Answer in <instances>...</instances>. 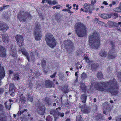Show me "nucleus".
<instances>
[{"label":"nucleus","instance_id":"nucleus-55","mask_svg":"<svg viewBox=\"0 0 121 121\" xmlns=\"http://www.w3.org/2000/svg\"><path fill=\"white\" fill-rule=\"evenodd\" d=\"M48 3L50 5L53 4V1L51 0H48Z\"/></svg>","mask_w":121,"mask_h":121},{"label":"nucleus","instance_id":"nucleus-62","mask_svg":"<svg viewBox=\"0 0 121 121\" xmlns=\"http://www.w3.org/2000/svg\"><path fill=\"white\" fill-rule=\"evenodd\" d=\"M58 2L56 0H53V5L58 4Z\"/></svg>","mask_w":121,"mask_h":121},{"label":"nucleus","instance_id":"nucleus-21","mask_svg":"<svg viewBox=\"0 0 121 121\" xmlns=\"http://www.w3.org/2000/svg\"><path fill=\"white\" fill-rule=\"evenodd\" d=\"M2 36L3 41L5 43H8L9 40L8 35L3 34H2Z\"/></svg>","mask_w":121,"mask_h":121},{"label":"nucleus","instance_id":"nucleus-61","mask_svg":"<svg viewBox=\"0 0 121 121\" xmlns=\"http://www.w3.org/2000/svg\"><path fill=\"white\" fill-rule=\"evenodd\" d=\"M16 92V91H13V92H11V94H10V95H11V96H14V92Z\"/></svg>","mask_w":121,"mask_h":121},{"label":"nucleus","instance_id":"nucleus-53","mask_svg":"<svg viewBox=\"0 0 121 121\" xmlns=\"http://www.w3.org/2000/svg\"><path fill=\"white\" fill-rule=\"evenodd\" d=\"M95 22H96L97 23H98L99 24H100L103 25V24H104V23L103 22H101V21H97L96 20H95Z\"/></svg>","mask_w":121,"mask_h":121},{"label":"nucleus","instance_id":"nucleus-44","mask_svg":"<svg viewBox=\"0 0 121 121\" xmlns=\"http://www.w3.org/2000/svg\"><path fill=\"white\" fill-rule=\"evenodd\" d=\"M62 7V6H61L59 5H57L56 6H53V9H55L56 8V9H58Z\"/></svg>","mask_w":121,"mask_h":121},{"label":"nucleus","instance_id":"nucleus-60","mask_svg":"<svg viewBox=\"0 0 121 121\" xmlns=\"http://www.w3.org/2000/svg\"><path fill=\"white\" fill-rule=\"evenodd\" d=\"M4 108L3 106L2 105L0 104V111L3 110Z\"/></svg>","mask_w":121,"mask_h":121},{"label":"nucleus","instance_id":"nucleus-56","mask_svg":"<svg viewBox=\"0 0 121 121\" xmlns=\"http://www.w3.org/2000/svg\"><path fill=\"white\" fill-rule=\"evenodd\" d=\"M29 83L28 87L29 88H31L32 87V83L31 82H29Z\"/></svg>","mask_w":121,"mask_h":121},{"label":"nucleus","instance_id":"nucleus-59","mask_svg":"<svg viewBox=\"0 0 121 121\" xmlns=\"http://www.w3.org/2000/svg\"><path fill=\"white\" fill-rule=\"evenodd\" d=\"M48 0H42V4H43L45 3H48Z\"/></svg>","mask_w":121,"mask_h":121},{"label":"nucleus","instance_id":"nucleus-8","mask_svg":"<svg viewBox=\"0 0 121 121\" xmlns=\"http://www.w3.org/2000/svg\"><path fill=\"white\" fill-rule=\"evenodd\" d=\"M35 104L37 107H38L37 111L38 113L40 115H43L45 113V110L44 107L41 105L40 101L36 102Z\"/></svg>","mask_w":121,"mask_h":121},{"label":"nucleus","instance_id":"nucleus-50","mask_svg":"<svg viewBox=\"0 0 121 121\" xmlns=\"http://www.w3.org/2000/svg\"><path fill=\"white\" fill-rule=\"evenodd\" d=\"M81 88L83 90H84L85 89L86 87L85 84L84 83H82L81 84Z\"/></svg>","mask_w":121,"mask_h":121},{"label":"nucleus","instance_id":"nucleus-32","mask_svg":"<svg viewBox=\"0 0 121 121\" xmlns=\"http://www.w3.org/2000/svg\"><path fill=\"white\" fill-rule=\"evenodd\" d=\"M8 102H9L8 101L5 102L4 103V104L5 105L6 108L7 109H10L11 104V103H9L7 104Z\"/></svg>","mask_w":121,"mask_h":121},{"label":"nucleus","instance_id":"nucleus-13","mask_svg":"<svg viewBox=\"0 0 121 121\" xmlns=\"http://www.w3.org/2000/svg\"><path fill=\"white\" fill-rule=\"evenodd\" d=\"M61 109L60 107H58V108H56L55 110H53V112L54 114H53V116H55V117L56 116L57 117L58 116H60L62 117H63L64 116V114L63 112L61 113L59 112V111Z\"/></svg>","mask_w":121,"mask_h":121},{"label":"nucleus","instance_id":"nucleus-24","mask_svg":"<svg viewBox=\"0 0 121 121\" xmlns=\"http://www.w3.org/2000/svg\"><path fill=\"white\" fill-rule=\"evenodd\" d=\"M52 81L48 80L45 81V86L46 87H52Z\"/></svg>","mask_w":121,"mask_h":121},{"label":"nucleus","instance_id":"nucleus-58","mask_svg":"<svg viewBox=\"0 0 121 121\" xmlns=\"http://www.w3.org/2000/svg\"><path fill=\"white\" fill-rule=\"evenodd\" d=\"M78 81V79L77 78H77L75 80L74 82L73 83V84L74 85H75L77 83V82Z\"/></svg>","mask_w":121,"mask_h":121},{"label":"nucleus","instance_id":"nucleus-9","mask_svg":"<svg viewBox=\"0 0 121 121\" xmlns=\"http://www.w3.org/2000/svg\"><path fill=\"white\" fill-rule=\"evenodd\" d=\"M111 44L112 47V48L108 52V58L109 59H113L115 58L117 56V55L114 52V45L112 43H111Z\"/></svg>","mask_w":121,"mask_h":121},{"label":"nucleus","instance_id":"nucleus-30","mask_svg":"<svg viewBox=\"0 0 121 121\" xmlns=\"http://www.w3.org/2000/svg\"><path fill=\"white\" fill-rule=\"evenodd\" d=\"M99 55L102 57H105L107 55V52L104 51H102L100 52Z\"/></svg>","mask_w":121,"mask_h":121},{"label":"nucleus","instance_id":"nucleus-43","mask_svg":"<svg viewBox=\"0 0 121 121\" xmlns=\"http://www.w3.org/2000/svg\"><path fill=\"white\" fill-rule=\"evenodd\" d=\"M82 117L80 115H78L76 116V119L77 121H81Z\"/></svg>","mask_w":121,"mask_h":121},{"label":"nucleus","instance_id":"nucleus-31","mask_svg":"<svg viewBox=\"0 0 121 121\" xmlns=\"http://www.w3.org/2000/svg\"><path fill=\"white\" fill-rule=\"evenodd\" d=\"M62 90L64 93H66L68 92V88L67 85L63 86L61 89Z\"/></svg>","mask_w":121,"mask_h":121},{"label":"nucleus","instance_id":"nucleus-33","mask_svg":"<svg viewBox=\"0 0 121 121\" xmlns=\"http://www.w3.org/2000/svg\"><path fill=\"white\" fill-rule=\"evenodd\" d=\"M113 10L117 12H121V7H117L114 8Z\"/></svg>","mask_w":121,"mask_h":121},{"label":"nucleus","instance_id":"nucleus-39","mask_svg":"<svg viewBox=\"0 0 121 121\" xmlns=\"http://www.w3.org/2000/svg\"><path fill=\"white\" fill-rule=\"evenodd\" d=\"M52 117L50 116H48L46 118V121H52Z\"/></svg>","mask_w":121,"mask_h":121},{"label":"nucleus","instance_id":"nucleus-23","mask_svg":"<svg viewBox=\"0 0 121 121\" xmlns=\"http://www.w3.org/2000/svg\"><path fill=\"white\" fill-rule=\"evenodd\" d=\"M9 86V91L10 93L11 92L13 91H16L17 90V89L15 87V86L12 83H10V84Z\"/></svg>","mask_w":121,"mask_h":121},{"label":"nucleus","instance_id":"nucleus-37","mask_svg":"<svg viewBox=\"0 0 121 121\" xmlns=\"http://www.w3.org/2000/svg\"><path fill=\"white\" fill-rule=\"evenodd\" d=\"M84 58L86 62L87 63H88L90 65L91 63L93 62V61L90 60L89 59L88 57L85 56L84 57Z\"/></svg>","mask_w":121,"mask_h":121},{"label":"nucleus","instance_id":"nucleus-41","mask_svg":"<svg viewBox=\"0 0 121 121\" xmlns=\"http://www.w3.org/2000/svg\"><path fill=\"white\" fill-rule=\"evenodd\" d=\"M34 53L33 52H31L30 53L31 56V58L32 60V61L33 62H34L35 61V58L34 56Z\"/></svg>","mask_w":121,"mask_h":121},{"label":"nucleus","instance_id":"nucleus-38","mask_svg":"<svg viewBox=\"0 0 121 121\" xmlns=\"http://www.w3.org/2000/svg\"><path fill=\"white\" fill-rule=\"evenodd\" d=\"M97 76L98 78H102L103 75L101 72H99L97 74Z\"/></svg>","mask_w":121,"mask_h":121},{"label":"nucleus","instance_id":"nucleus-35","mask_svg":"<svg viewBox=\"0 0 121 121\" xmlns=\"http://www.w3.org/2000/svg\"><path fill=\"white\" fill-rule=\"evenodd\" d=\"M14 80H18L20 79L19 75L18 74L16 73L14 75Z\"/></svg>","mask_w":121,"mask_h":121},{"label":"nucleus","instance_id":"nucleus-12","mask_svg":"<svg viewBox=\"0 0 121 121\" xmlns=\"http://www.w3.org/2000/svg\"><path fill=\"white\" fill-rule=\"evenodd\" d=\"M20 47V48L19 49L18 52L20 53L22 52L23 54L25 56L28 61H29L30 60V58L28 53L26 50L25 48H21V46Z\"/></svg>","mask_w":121,"mask_h":121},{"label":"nucleus","instance_id":"nucleus-1","mask_svg":"<svg viewBox=\"0 0 121 121\" xmlns=\"http://www.w3.org/2000/svg\"><path fill=\"white\" fill-rule=\"evenodd\" d=\"M96 89L102 91H107L110 92L112 95H116L118 93V85L115 79H113L104 82H99Z\"/></svg>","mask_w":121,"mask_h":121},{"label":"nucleus","instance_id":"nucleus-16","mask_svg":"<svg viewBox=\"0 0 121 121\" xmlns=\"http://www.w3.org/2000/svg\"><path fill=\"white\" fill-rule=\"evenodd\" d=\"M5 76V71L3 67L0 65V85H1V80Z\"/></svg>","mask_w":121,"mask_h":121},{"label":"nucleus","instance_id":"nucleus-54","mask_svg":"<svg viewBox=\"0 0 121 121\" xmlns=\"http://www.w3.org/2000/svg\"><path fill=\"white\" fill-rule=\"evenodd\" d=\"M4 88H0V94L3 93L4 92Z\"/></svg>","mask_w":121,"mask_h":121},{"label":"nucleus","instance_id":"nucleus-26","mask_svg":"<svg viewBox=\"0 0 121 121\" xmlns=\"http://www.w3.org/2000/svg\"><path fill=\"white\" fill-rule=\"evenodd\" d=\"M43 102L47 105H50L51 104V101L50 99L47 97L44 98L43 99Z\"/></svg>","mask_w":121,"mask_h":121},{"label":"nucleus","instance_id":"nucleus-11","mask_svg":"<svg viewBox=\"0 0 121 121\" xmlns=\"http://www.w3.org/2000/svg\"><path fill=\"white\" fill-rule=\"evenodd\" d=\"M81 112L84 113H88L91 111L90 107L86 104L83 105L81 107Z\"/></svg>","mask_w":121,"mask_h":121},{"label":"nucleus","instance_id":"nucleus-7","mask_svg":"<svg viewBox=\"0 0 121 121\" xmlns=\"http://www.w3.org/2000/svg\"><path fill=\"white\" fill-rule=\"evenodd\" d=\"M45 38L48 45L50 47H53V36L51 34H47L46 35Z\"/></svg>","mask_w":121,"mask_h":121},{"label":"nucleus","instance_id":"nucleus-6","mask_svg":"<svg viewBox=\"0 0 121 121\" xmlns=\"http://www.w3.org/2000/svg\"><path fill=\"white\" fill-rule=\"evenodd\" d=\"M63 43L65 47L67 49L69 52L72 51L73 45L72 41L69 40H65L64 41Z\"/></svg>","mask_w":121,"mask_h":121},{"label":"nucleus","instance_id":"nucleus-5","mask_svg":"<svg viewBox=\"0 0 121 121\" xmlns=\"http://www.w3.org/2000/svg\"><path fill=\"white\" fill-rule=\"evenodd\" d=\"M17 17L21 22H24L26 21L27 19L29 20L31 18V15L28 12L21 11L17 15Z\"/></svg>","mask_w":121,"mask_h":121},{"label":"nucleus","instance_id":"nucleus-28","mask_svg":"<svg viewBox=\"0 0 121 121\" xmlns=\"http://www.w3.org/2000/svg\"><path fill=\"white\" fill-rule=\"evenodd\" d=\"M20 97L19 99V103H22L23 104L26 101V99L23 95L22 94L20 95Z\"/></svg>","mask_w":121,"mask_h":121},{"label":"nucleus","instance_id":"nucleus-45","mask_svg":"<svg viewBox=\"0 0 121 121\" xmlns=\"http://www.w3.org/2000/svg\"><path fill=\"white\" fill-rule=\"evenodd\" d=\"M54 98H55V99H53V100H54V102H56L57 103H59L60 100L58 98L56 97V96H53Z\"/></svg>","mask_w":121,"mask_h":121},{"label":"nucleus","instance_id":"nucleus-15","mask_svg":"<svg viewBox=\"0 0 121 121\" xmlns=\"http://www.w3.org/2000/svg\"><path fill=\"white\" fill-rule=\"evenodd\" d=\"M9 49L10 51V54L13 56L15 57L16 55V50L15 47H13V45H12Z\"/></svg>","mask_w":121,"mask_h":121},{"label":"nucleus","instance_id":"nucleus-29","mask_svg":"<svg viewBox=\"0 0 121 121\" xmlns=\"http://www.w3.org/2000/svg\"><path fill=\"white\" fill-rule=\"evenodd\" d=\"M100 16L101 17L104 19L108 18L111 17V15L106 13L101 14Z\"/></svg>","mask_w":121,"mask_h":121},{"label":"nucleus","instance_id":"nucleus-46","mask_svg":"<svg viewBox=\"0 0 121 121\" xmlns=\"http://www.w3.org/2000/svg\"><path fill=\"white\" fill-rule=\"evenodd\" d=\"M102 116V115L101 114L98 115L97 116H96V118L97 120H100L101 119Z\"/></svg>","mask_w":121,"mask_h":121},{"label":"nucleus","instance_id":"nucleus-2","mask_svg":"<svg viewBox=\"0 0 121 121\" xmlns=\"http://www.w3.org/2000/svg\"><path fill=\"white\" fill-rule=\"evenodd\" d=\"M99 35L96 31H94L93 34L89 38V44L92 48H98L100 46Z\"/></svg>","mask_w":121,"mask_h":121},{"label":"nucleus","instance_id":"nucleus-52","mask_svg":"<svg viewBox=\"0 0 121 121\" xmlns=\"http://www.w3.org/2000/svg\"><path fill=\"white\" fill-rule=\"evenodd\" d=\"M17 116L18 117H19L20 116L21 117H22V115L21 114V111L20 110L17 113Z\"/></svg>","mask_w":121,"mask_h":121},{"label":"nucleus","instance_id":"nucleus-27","mask_svg":"<svg viewBox=\"0 0 121 121\" xmlns=\"http://www.w3.org/2000/svg\"><path fill=\"white\" fill-rule=\"evenodd\" d=\"M87 98L86 95L85 94L81 95L80 97L81 100L83 103H85L86 102Z\"/></svg>","mask_w":121,"mask_h":121},{"label":"nucleus","instance_id":"nucleus-48","mask_svg":"<svg viewBox=\"0 0 121 121\" xmlns=\"http://www.w3.org/2000/svg\"><path fill=\"white\" fill-rule=\"evenodd\" d=\"M110 15H111V17L112 16H115L117 17L118 16V14L116 13H111Z\"/></svg>","mask_w":121,"mask_h":121},{"label":"nucleus","instance_id":"nucleus-25","mask_svg":"<svg viewBox=\"0 0 121 121\" xmlns=\"http://www.w3.org/2000/svg\"><path fill=\"white\" fill-rule=\"evenodd\" d=\"M28 117H27V116H24V117H23V116L22 117V119H23L22 121H27V120L28 119H30L31 121H32L33 120V118L32 117H30L31 115L29 114L28 115Z\"/></svg>","mask_w":121,"mask_h":121},{"label":"nucleus","instance_id":"nucleus-40","mask_svg":"<svg viewBox=\"0 0 121 121\" xmlns=\"http://www.w3.org/2000/svg\"><path fill=\"white\" fill-rule=\"evenodd\" d=\"M2 114H0V121H6V119L4 117H2Z\"/></svg>","mask_w":121,"mask_h":121},{"label":"nucleus","instance_id":"nucleus-20","mask_svg":"<svg viewBox=\"0 0 121 121\" xmlns=\"http://www.w3.org/2000/svg\"><path fill=\"white\" fill-rule=\"evenodd\" d=\"M91 69L93 71H95L99 68V65L97 63H93V62L91 64Z\"/></svg>","mask_w":121,"mask_h":121},{"label":"nucleus","instance_id":"nucleus-17","mask_svg":"<svg viewBox=\"0 0 121 121\" xmlns=\"http://www.w3.org/2000/svg\"><path fill=\"white\" fill-rule=\"evenodd\" d=\"M30 72L31 74V76L33 79H34L36 77H38L40 75H41V74L38 71L34 72L32 70L30 69Z\"/></svg>","mask_w":121,"mask_h":121},{"label":"nucleus","instance_id":"nucleus-49","mask_svg":"<svg viewBox=\"0 0 121 121\" xmlns=\"http://www.w3.org/2000/svg\"><path fill=\"white\" fill-rule=\"evenodd\" d=\"M28 100L30 101L31 102H32L33 100L32 97L30 95H28Z\"/></svg>","mask_w":121,"mask_h":121},{"label":"nucleus","instance_id":"nucleus-57","mask_svg":"<svg viewBox=\"0 0 121 121\" xmlns=\"http://www.w3.org/2000/svg\"><path fill=\"white\" fill-rule=\"evenodd\" d=\"M56 39H55L53 38V47L55 46L56 44Z\"/></svg>","mask_w":121,"mask_h":121},{"label":"nucleus","instance_id":"nucleus-10","mask_svg":"<svg viewBox=\"0 0 121 121\" xmlns=\"http://www.w3.org/2000/svg\"><path fill=\"white\" fill-rule=\"evenodd\" d=\"M16 39L18 44L20 47L24 45V39L22 36L20 35H17L16 36Z\"/></svg>","mask_w":121,"mask_h":121},{"label":"nucleus","instance_id":"nucleus-22","mask_svg":"<svg viewBox=\"0 0 121 121\" xmlns=\"http://www.w3.org/2000/svg\"><path fill=\"white\" fill-rule=\"evenodd\" d=\"M108 24L109 25L112 26H115L117 27H118L119 26V25H121V22H118L117 23L111 21L108 22Z\"/></svg>","mask_w":121,"mask_h":121},{"label":"nucleus","instance_id":"nucleus-47","mask_svg":"<svg viewBox=\"0 0 121 121\" xmlns=\"http://www.w3.org/2000/svg\"><path fill=\"white\" fill-rule=\"evenodd\" d=\"M46 64V61L45 60H42L41 65L43 67H44Z\"/></svg>","mask_w":121,"mask_h":121},{"label":"nucleus","instance_id":"nucleus-19","mask_svg":"<svg viewBox=\"0 0 121 121\" xmlns=\"http://www.w3.org/2000/svg\"><path fill=\"white\" fill-rule=\"evenodd\" d=\"M84 7L86 9L85 10L84 12H85L86 13H91L92 12L91 11L88 10L90 7V5L88 4L87 3H85L84 5Z\"/></svg>","mask_w":121,"mask_h":121},{"label":"nucleus","instance_id":"nucleus-34","mask_svg":"<svg viewBox=\"0 0 121 121\" xmlns=\"http://www.w3.org/2000/svg\"><path fill=\"white\" fill-rule=\"evenodd\" d=\"M20 110L21 111V114L22 115V117H21V118H22V117L23 116V117L24 116H26V115H24L23 114H25L26 113V112H27V109H24L23 110H22L21 109H20Z\"/></svg>","mask_w":121,"mask_h":121},{"label":"nucleus","instance_id":"nucleus-14","mask_svg":"<svg viewBox=\"0 0 121 121\" xmlns=\"http://www.w3.org/2000/svg\"><path fill=\"white\" fill-rule=\"evenodd\" d=\"M8 25L2 22H0V30L3 32H5L9 29Z\"/></svg>","mask_w":121,"mask_h":121},{"label":"nucleus","instance_id":"nucleus-18","mask_svg":"<svg viewBox=\"0 0 121 121\" xmlns=\"http://www.w3.org/2000/svg\"><path fill=\"white\" fill-rule=\"evenodd\" d=\"M5 56V49L4 47L0 45V56L4 57Z\"/></svg>","mask_w":121,"mask_h":121},{"label":"nucleus","instance_id":"nucleus-64","mask_svg":"<svg viewBox=\"0 0 121 121\" xmlns=\"http://www.w3.org/2000/svg\"><path fill=\"white\" fill-rule=\"evenodd\" d=\"M70 10L67 9H63L62 10V11H67L68 12V11H69Z\"/></svg>","mask_w":121,"mask_h":121},{"label":"nucleus","instance_id":"nucleus-4","mask_svg":"<svg viewBox=\"0 0 121 121\" xmlns=\"http://www.w3.org/2000/svg\"><path fill=\"white\" fill-rule=\"evenodd\" d=\"M34 29V34L35 39L39 41L41 39L42 35L40 26L38 22H36L35 23Z\"/></svg>","mask_w":121,"mask_h":121},{"label":"nucleus","instance_id":"nucleus-51","mask_svg":"<svg viewBox=\"0 0 121 121\" xmlns=\"http://www.w3.org/2000/svg\"><path fill=\"white\" fill-rule=\"evenodd\" d=\"M56 19L59 20L60 18V15L59 13H58L56 14L55 15Z\"/></svg>","mask_w":121,"mask_h":121},{"label":"nucleus","instance_id":"nucleus-3","mask_svg":"<svg viewBox=\"0 0 121 121\" xmlns=\"http://www.w3.org/2000/svg\"><path fill=\"white\" fill-rule=\"evenodd\" d=\"M74 28L75 31L78 37H83L86 35L87 31L86 28L83 23L80 22L76 23Z\"/></svg>","mask_w":121,"mask_h":121},{"label":"nucleus","instance_id":"nucleus-36","mask_svg":"<svg viewBox=\"0 0 121 121\" xmlns=\"http://www.w3.org/2000/svg\"><path fill=\"white\" fill-rule=\"evenodd\" d=\"M9 6V5H5V4L3 5L2 7H0V11L1 10H3L5 9H6Z\"/></svg>","mask_w":121,"mask_h":121},{"label":"nucleus","instance_id":"nucleus-42","mask_svg":"<svg viewBox=\"0 0 121 121\" xmlns=\"http://www.w3.org/2000/svg\"><path fill=\"white\" fill-rule=\"evenodd\" d=\"M87 75L86 73H83L81 74V78L82 79H83L86 77Z\"/></svg>","mask_w":121,"mask_h":121},{"label":"nucleus","instance_id":"nucleus-63","mask_svg":"<svg viewBox=\"0 0 121 121\" xmlns=\"http://www.w3.org/2000/svg\"><path fill=\"white\" fill-rule=\"evenodd\" d=\"M118 77H121V71L118 73Z\"/></svg>","mask_w":121,"mask_h":121}]
</instances>
